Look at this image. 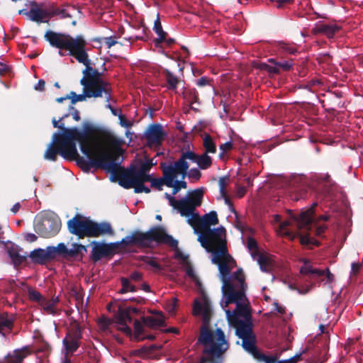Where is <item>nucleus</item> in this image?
I'll return each mask as SVG.
<instances>
[{
    "label": "nucleus",
    "mask_w": 363,
    "mask_h": 363,
    "mask_svg": "<svg viewBox=\"0 0 363 363\" xmlns=\"http://www.w3.org/2000/svg\"><path fill=\"white\" fill-rule=\"evenodd\" d=\"M46 40L50 44L60 49V54L62 50L69 52L79 62L85 65L83 71V77L80 83L83 86V91L86 93L87 98L102 97L104 94L107 101L111 99L112 89L110 83L103 79L101 73L91 66L90 60L86 50V42L82 35L73 38L69 35L55 33L49 30L45 35Z\"/></svg>",
    "instance_id": "f257e3e1"
},
{
    "label": "nucleus",
    "mask_w": 363,
    "mask_h": 363,
    "mask_svg": "<svg viewBox=\"0 0 363 363\" xmlns=\"http://www.w3.org/2000/svg\"><path fill=\"white\" fill-rule=\"evenodd\" d=\"M188 223L199 235V241L201 245L213 254L212 261L218 265L220 272H242L228 252L225 230L223 228L211 229L212 225L218 223L216 211H211L202 217L194 214L188 219Z\"/></svg>",
    "instance_id": "f03ea898"
},
{
    "label": "nucleus",
    "mask_w": 363,
    "mask_h": 363,
    "mask_svg": "<svg viewBox=\"0 0 363 363\" xmlns=\"http://www.w3.org/2000/svg\"><path fill=\"white\" fill-rule=\"evenodd\" d=\"M89 153H83L89 160L80 157L75 160L84 172H89L91 167L101 168L111 173L115 178L114 166L123 155L121 143L113 135L101 133L89 145Z\"/></svg>",
    "instance_id": "7ed1b4c3"
},
{
    "label": "nucleus",
    "mask_w": 363,
    "mask_h": 363,
    "mask_svg": "<svg viewBox=\"0 0 363 363\" xmlns=\"http://www.w3.org/2000/svg\"><path fill=\"white\" fill-rule=\"evenodd\" d=\"M193 313L195 315H202V325L200 328L198 342L205 346L203 354L216 357L223 354L228 349V345L221 328H216L215 331L210 328L212 316L210 303L207 301L202 303L199 301H195Z\"/></svg>",
    "instance_id": "20e7f679"
},
{
    "label": "nucleus",
    "mask_w": 363,
    "mask_h": 363,
    "mask_svg": "<svg viewBox=\"0 0 363 363\" xmlns=\"http://www.w3.org/2000/svg\"><path fill=\"white\" fill-rule=\"evenodd\" d=\"M100 133L95 130L82 132L76 128L65 129L62 134L57 135L55 145L62 157L67 160L74 161L79 157L76 141L79 142L82 153H89V143Z\"/></svg>",
    "instance_id": "39448f33"
},
{
    "label": "nucleus",
    "mask_w": 363,
    "mask_h": 363,
    "mask_svg": "<svg viewBox=\"0 0 363 363\" xmlns=\"http://www.w3.org/2000/svg\"><path fill=\"white\" fill-rule=\"evenodd\" d=\"M151 162L143 163L138 170L126 169L116 162L114 166L115 180L125 189L133 188L136 193H150V189L145 186V181L152 176L148 172L152 167Z\"/></svg>",
    "instance_id": "423d86ee"
},
{
    "label": "nucleus",
    "mask_w": 363,
    "mask_h": 363,
    "mask_svg": "<svg viewBox=\"0 0 363 363\" xmlns=\"http://www.w3.org/2000/svg\"><path fill=\"white\" fill-rule=\"evenodd\" d=\"M67 225L69 232L80 238H98L104 235L113 234V230L109 223H95L79 214H77L72 220H69Z\"/></svg>",
    "instance_id": "0eeeda50"
},
{
    "label": "nucleus",
    "mask_w": 363,
    "mask_h": 363,
    "mask_svg": "<svg viewBox=\"0 0 363 363\" xmlns=\"http://www.w3.org/2000/svg\"><path fill=\"white\" fill-rule=\"evenodd\" d=\"M245 274H219L222 293L225 301L221 303L223 308L230 303H240L246 298L245 295Z\"/></svg>",
    "instance_id": "6e6552de"
},
{
    "label": "nucleus",
    "mask_w": 363,
    "mask_h": 363,
    "mask_svg": "<svg viewBox=\"0 0 363 363\" xmlns=\"http://www.w3.org/2000/svg\"><path fill=\"white\" fill-rule=\"evenodd\" d=\"M150 242L155 241L158 243L166 244L170 247H175L174 258L180 265V269L184 272H194V268L191 263L189 256L184 255L177 248V241L171 235L166 233L164 229L160 227L152 228L148 231Z\"/></svg>",
    "instance_id": "1a4fd4ad"
},
{
    "label": "nucleus",
    "mask_w": 363,
    "mask_h": 363,
    "mask_svg": "<svg viewBox=\"0 0 363 363\" xmlns=\"http://www.w3.org/2000/svg\"><path fill=\"white\" fill-rule=\"evenodd\" d=\"M169 203L174 209H177L182 216H191L190 218L197 214L194 213L196 207L200 206L203 199V191L201 189H196L189 193L186 198L177 200L174 197L168 194H165Z\"/></svg>",
    "instance_id": "9d476101"
},
{
    "label": "nucleus",
    "mask_w": 363,
    "mask_h": 363,
    "mask_svg": "<svg viewBox=\"0 0 363 363\" xmlns=\"http://www.w3.org/2000/svg\"><path fill=\"white\" fill-rule=\"evenodd\" d=\"M187 160L196 162L201 169H208L212 165V159L206 153L199 155L191 150L183 152L179 160L175 162L176 171L180 173L182 179L186 176L189 167Z\"/></svg>",
    "instance_id": "9b49d317"
},
{
    "label": "nucleus",
    "mask_w": 363,
    "mask_h": 363,
    "mask_svg": "<svg viewBox=\"0 0 363 363\" xmlns=\"http://www.w3.org/2000/svg\"><path fill=\"white\" fill-rule=\"evenodd\" d=\"M176 162H170L167 164L165 162L160 163V167L162 170L163 177L162 178H154L150 177V179L145 181V182H150L151 187L155 188L159 191L162 189L164 184L168 187H172L174 185V179H177L181 176L175 169Z\"/></svg>",
    "instance_id": "f8f14e48"
},
{
    "label": "nucleus",
    "mask_w": 363,
    "mask_h": 363,
    "mask_svg": "<svg viewBox=\"0 0 363 363\" xmlns=\"http://www.w3.org/2000/svg\"><path fill=\"white\" fill-rule=\"evenodd\" d=\"M82 338V333L80 325L77 323H72L62 340L66 356L72 354L79 349Z\"/></svg>",
    "instance_id": "ddd939ff"
},
{
    "label": "nucleus",
    "mask_w": 363,
    "mask_h": 363,
    "mask_svg": "<svg viewBox=\"0 0 363 363\" xmlns=\"http://www.w3.org/2000/svg\"><path fill=\"white\" fill-rule=\"evenodd\" d=\"M140 312L139 309L135 307H119L115 318L116 323L118 325V329L123 332L128 336L132 335V330L128 325V323H131L133 320V314H138Z\"/></svg>",
    "instance_id": "4468645a"
},
{
    "label": "nucleus",
    "mask_w": 363,
    "mask_h": 363,
    "mask_svg": "<svg viewBox=\"0 0 363 363\" xmlns=\"http://www.w3.org/2000/svg\"><path fill=\"white\" fill-rule=\"evenodd\" d=\"M27 16L33 21L48 23L51 18V5L32 2L30 10L26 13Z\"/></svg>",
    "instance_id": "2eb2a0df"
},
{
    "label": "nucleus",
    "mask_w": 363,
    "mask_h": 363,
    "mask_svg": "<svg viewBox=\"0 0 363 363\" xmlns=\"http://www.w3.org/2000/svg\"><path fill=\"white\" fill-rule=\"evenodd\" d=\"M61 223L58 218H43L35 225V232L41 237L50 238L55 235L60 230Z\"/></svg>",
    "instance_id": "dca6fc26"
},
{
    "label": "nucleus",
    "mask_w": 363,
    "mask_h": 363,
    "mask_svg": "<svg viewBox=\"0 0 363 363\" xmlns=\"http://www.w3.org/2000/svg\"><path fill=\"white\" fill-rule=\"evenodd\" d=\"M165 136L166 133L159 124L150 125L145 133L147 144L150 147L160 146Z\"/></svg>",
    "instance_id": "f3484780"
},
{
    "label": "nucleus",
    "mask_w": 363,
    "mask_h": 363,
    "mask_svg": "<svg viewBox=\"0 0 363 363\" xmlns=\"http://www.w3.org/2000/svg\"><path fill=\"white\" fill-rule=\"evenodd\" d=\"M228 323L232 327L235 328V335L240 339L255 334L252 330V320H243L234 318L232 322Z\"/></svg>",
    "instance_id": "a211bd4d"
},
{
    "label": "nucleus",
    "mask_w": 363,
    "mask_h": 363,
    "mask_svg": "<svg viewBox=\"0 0 363 363\" xmlns=\"http://www.w3.org/2000/svg\"><path fill=\"white\" fill-rule=\"evenodd\" d=\"M225 313L228 322H232L234 318L240 319L241 317L244 318L243 320H252L251 308L249 303H237L236 308L233 311L225 310Z\"/></svg>",
    "instance_id": "6ab92c4d"
},
{
    "label": "nucleus",
    "mask_w": 363,
    "mask_h": 363,
    "mask_svg": "<svg viewBox=\"0 0 363 363\" xmlns=\"http://www.w3.org/2000/svg\"><path fill=\"white\" fill-rule=\"evenodd\" d=\"M55 250L48 247L46 249H35L30 252V257L34 263L46 264L55 259Z\"/></svg>",
    "instance_id": "aec40b11"
},
{
    "label": "nucleus",
    "mask_w": 363,
    "mask_h": 363,
    "mask_svg": "<svg viewBox=\"0 0 363 363\" xmlns=\"http://www.w3.org/2000/svg\"><path fill=\"white\" fill-rule=\"evenodd\" d=\"M242 340V347L243 349L251 354L255 359H256L258 362L260 360L265 359V354L262 353L257 350L256 346V335L255 334L246 337Z\"/></svg>",
    "instance_id": "412c9836"
},
{
    "label": "nucleus",
    "mask_w": 363,
    "mask_h": 363,
    "mask_svg": "<svg viewBox=\"0 0 363 363\" xmlns=\"http://www.w3.org/2000/svg\"><path fill=\"white\" fill-rule=\"evenodd\" d=\"M254 259L257 261L262 271L274 270L278 267L275 256L266 252H262Z\"/></svg>",
    "instance_id": "4be33fe9"
},
{
    "label": "nucleus",
    "mask_w": 363,
    "mask_h": 363,
    "mask_svg": "<svg viewBox=\"0 0 363 363\" xmlns=\"http://www.w3.org/2000/svg\"><path fill=\"white\" fill-rule=\"evenodd\" d=\"M308 274H289L284 280L289 287L292 290H297L299 293H305L308 290L303 289V283L307 279Z\"/></svg>",
    "instance_id": "5701e85b"
},
{
    "label": "nucleus",
    "mask_w": 363,
    "mask_h": 363,
    "mask_svg": "<svg viewBox=\"0 0 363 363\" xmlns=\"http://www.w3.org/2000/svg\"><path fill=\"white\" fill-rule=\"evenodd\" d=\"M123 243L125 245H135L138 247H145L150 244V239L148 232L147 233H135L130 237H127L125 240H123Z\"/></svg>",
    "instance_id": "b1692460"
},
{
    "label": "nucleus",
    "mask_w": 363,
    "mask_h": 363,
    "mask_svg": "<svg viewBox=\"0 0 363 363\" xmlns=\"http://www.w3.org/2000/svg\"><path fill=\"white\" fill-rule=\"evenodd\" d=\"M32 353L30 346H24L21 349L13 350L12 353L9 354L6 357L7 363H21L23 359Z\"/></svg>",
    "instance_id": "393cba45"
},
{
    "label": "nucleus",
    "mask_w": 363,
    "mask_h": 363,
    "mask_svg": "<svg viewBox=\"0 0 363 363\" xmlns=\"http://www.w3.org/2000/svg\"><path fill=\"white\" fill-rule=\"evenodd\" d=\"M60 299L58 296H53L50 299H47L44 297L39 305L45 313L56 315L57 305Z\"/></svg>",
    "instance_id": "a878e982"
},
{
    "label": "nucleus",
    "mask_w": 363,
    "mask_h": 363,
    "mask_svg": "<svg viewBox=\"0 0 363 363\" xmlns=\"http://www.w3.org/2000/svg\"><path fill=\"white\" fill-rule=\"evenodd\" d=\"M74 8L71 6H64L62 7H55L51 5V15L52 18L57 16L60 18H67L72 17V12L74 11Z\"/></svg>",
    "instance_id": "bb28decb"
},
{
    "label": "nucleus",
    "mask_w": 363,
    "mask_h": 363,
    "mask_svg": "<svg viewBox=\"0 0 363 363\" xmlns=\"http://www.w3.org/2000/svg\"><path fill=\"white\" fill-rule=\"evenodd\" d=\"M313 213V208H310L309 209L302 212L298 218H294L297 221L298 226L300 229L306 228L311 223Z\"/></svg>",
    "instance_id": "cd10ccee"
},
{
    "label": "nucleus",
    "mask_w": 363,
    "mask_h": 363,
    "mask_svg": "<svg viewBox=\"0 0 363 363\" xmlns=\"http://www.w3.org/2000/svg\"><path fill=\"white\" fill-rule=\"evenodd\" d=\"M268 62L270 64H267L265 62H253V67L256 69H259L260 70H265L269 74H278L277 67L275 65V60L270 58L268 60Z\"/></svg>",
    "instance_id": "c85d7f7f"
},
{
    "label": "nucleus",
    "mask_w": 363,
    "mask_h": 363,
    "mask_svg": "<svg viewBox=\"0 0 363 363\" xmlns=\"http://www.w3.org/2000/svg\"><path fill=\"white\" fill-rule=\"evenodd\" d=\"M141 319L145 325L149 328L163 326L164 324V316L161 313H160L159 317L143 316Z\"/></svg>",
    "instance_id": "c756f323"
},
{
    "label": "nucleus",
    "mask_w": 363,
    "mask_h": 363,
    "mask_svg": "<svg viewBox=\"0 0 363 363\" xmlns=\"http://www.w3.org/2000/svg\"><path fill=\"white\" fill-rule=\"evenodd\" d=\"M124 33V28H121L118 30V33L110 37L102 38L99 40V42L104 43L107 48H111L118 43L119 39Z\"/></svg>",
    "instance_id": "7c9ffc66"
},
{
    "label": "nucleus",
    "mask_w": 363,
    "mask_h": 363,
    "mask_svg": "<svg viewBox=\"0 0 363 363\" xmlns=\"http://www.w3.org/2000/svg\"><path fill=\"white\" fill-rule=\"evenodd\" d=\"M203 146L205 149L204 153L214 154L216 152V145L212 137L209 134H206L203 138Z\"/></svg>",
    "instance_id": "2f4dec72"
},
{
    "label": "nucleus",
    "mask_w": 363,
    "mask_h": 363,
    "mask_svg": "<svg viewBox=\"0 0 363 363\" xmlns=\"http://www.w3.org/2000/svg\"><path fill=\"white\" fill-rule=\"evenodd\" d=\"M121 289L119 290L120 294H125L127 292H135L138 287L130 281L128 278L121 277Z\"/></svg>",
    "instance_id": "473e14b6"
},
{
    "label": "nucleus",
    "mask_w": 363,
    "mask_h": 363,
    "mask_svg": "<svg viewBox=\"0 0 363 363\" xmlns=\"http://www.w3.org/2000/svg\"><path fill=\"white\" fill-rule=\"evenodd\" d=\"M21 284L23 286H25V287L27 290L28 296L29 300L31 301L37 302L39 305L40 303L41 302V301L43 300V298H44L41 295V294L39 291H38L37 290H35V289H33V287L28 286L25 283L22 282Z\"/></svg>",
    "instance_id": "72a5a7b5"
},
{
    "label": "nucleus",
    "mask_w": 363,
    "mask_h": 363,
    "mask_svg": "<svg viewBox=\"0 0 363 363\" xmlns=\"http://www.w3.org/2000/svg\"><path fill=\"white\" fill-rule=\"evenodd\" d=\"M14 319L9 316L7 313L0 314V330L1 333L4 328L12 329L13 326Z\"/></svg>",
    "instance_id": "f704fd0d"
},
{
    "label": "nucleus",
    "mask_w": 363,
    "mask_h": 363,
    "mask_svg": "<svg viewBox=\"0 0 363 363\" xmlns=\"http://www.w3.org/2000/svg\"><path fill=\"white\" fill-rule=\"evenodd\" d=\"M111 251V247L108 245H99L94 248L93 254L96 259L108 256Z\"/></svg>",
    "instance_id": "c9c22d12"
},
{
    "label": "nucleus",
    "mask_w": 363,
    "mask_h": 363,
    "mask_svg": "<svg viewBox=\"0 0 363 363\" xmlns=\"http://www.w3.org/2000/svg\"><path fill=\"white\" fill-rule=\"evenodd\" d=\"M8 253L15 265L21 264L25 259L24 257L21 256L17 247H11L8 250Z\"/></svg>",
    "instance_id": "e433bc0d"
},
{
    "label": "nucleus",
    "mask_w": 363,
    "mask_h": 363,
    "mask_svg": "<svg viewBox=\"0 0 363 363\" xmlns=\"http://www.w3.org/2000/svg\"><path fill=\"white\" fill-rule=\"evenodd\" d=\"M154 30L158 35V38L157 39V41L159 43L164 42L166 39L167 33L162 30V24L159 16H157V19L155 21Z\"/></svg>",
    "instance_id": "4c0bfd02"
},
{
    "label": "nucleus",
    "mask_w": 363,
    "mask_h": 363,
    "mask_svg": "<svg viewBox=\"0 0 363 363\" xmlns=\"http://www.w3.org/2000/svg\"><path fill=\"white\" fill-rule=\"evenodd\" d=\"M164 76L167 83V88L169 89H176L179 84L178 78L168 70L164 72Z\"/></svg>",
    "instance_id": "58836bf2"
},
{
    "label": "nucleus",
    "mask_w": 363,
    "mask_h": 363,
    "mask_svg": "<svg viewBox=\"0 0 363 363\" xmlns=\"http://www.w3.org/2000/svg\"><path fill=\"white\" fill-rule=\"evenodd\" d=\"M247 245L250 255L253 259L257 257V255L262 252L259 250L257 242L254 238H248L247 240Z\"/></svg>",
    "instance_id": "ea45409f"
},
{
    "label": "nucleus",
    "mask_w": 363,
    "mask_h": 363,
    "mask_svg": "<svg viewBox=\"0 0 363 363\" xmlns=\"http://www.w3.org/2000/svg\"><path fill=\"white\" fill-rule=\"evenodd\" d=\"M320 30L328 38H332L339 30V28L337 26L322 25L320 28Z\"/></svg>",
    "instance_id": "a19ab883"
},
{
    "label": "nucleus",
    "mask_w": 363,
    "mask_h": 363,
    "mask_svg": "<svg viewBox=\"0 0 363 363\" xmlns=\"http://www.w3.org/2000/svg\"><path fill=\"white\" fill-rule=\"evenodd\" d=\"M59 150L55 145V141L52 144L45 153V158L49 160L55 161L57 160Z\"/></svg>",
    "instance_id": "79ce46f5"
},
{
    "label": "nucleus",
    "mask_w": 363,
    "mask_h": 363,
    "mask_svg": "<svg viewBox=\"0 0 363 363\" xmlns=\"http://www.w3.org/2000/svg\"><path fill=\"white\" fill-rule=\"evenodd\" d=\"M145 324L143 323V320L141 321L138 320H134V332H135V338L137 340H140L143 339L142 337V335L143 334V325Z\"/></svg>",
    "instance_id": "37998d69"
},
{
    "label": "nucleus",
    "mask_w": 363,
    "mask_h": 363,
    "mask_svg": "<svg viewBox=\"0 0 363 363\" xmlns=\"http://www.w3.org/2000/svg\"><path fill=\"white\" fill-rule=\"evenodd\" d=\"M50 247L53 248L55 250V259L56 258L57 255H62L63 257L67 258L68 249L67 248L66 245L64 243H60L56 247Z\"/></svg>",
    "instance_id": "c03bdc74"
},
{
    "label": "nucleus",
    "mask_w": 363,
    "mask_h": 363,
    "mask_svg": "<svg viewBox=\"0 0 363 363\" xmlns=\"http://www.w3.org/2000/svg\"><path fill=\"white\" fill-rule=\"evenodd\" d=\"M186 174H188L189 179L193 182H198L201 177V173L197 168L191 169Z\"/></svg>",
    "instance_id": "a18cd8bd"
},
{
    "label": "nucleus",
    "mask_w": 363,
    "mask_h": 363,
    "mask_svg": "<svg viewBox=\"0 0 363 363\" xmlns=\"http://www.w3.org/2000/svg\"><path fill=\"white\" fill-rule=\"evenodd\" d=\"M87 98L86 93H84L83 91V94H77L75 92L72 91L70 93V96H69V99H71L72 104H76L78 101H83Z\"/></svg>",
    "instance_id": "49530a36"
},
{
    "label": "nucleus",
    "mask_w": 363,
    "mask_h": 363,
    "mask_svg": "<svg viewBox=\"0 0 363 363\" xmlns=\"http://www.w3.org/2000/svg\"><path fill=\"white\" fill-rule=\"evenodd\" d=\"M275 65L277 67L278 74L280 70L289 71L293 67V64L289 61H284L283 62H277L275 61Z\"/></svg>",
    "instance_id": "de8ad7c7"
},
{
    "label": "nucleus",
    "mask_w": 363,
    "mask_h": 363,
    "mask_svg": "<svg viewBox=\"0 0 363 363\" xmlns=\"http://www.w3.org/2000/svg\"><path fill=\"white\" fill-rule=\"evenodd\" d=\"M81 250H85L83 245H75L72 249L68 250L67 258L78 256V255L80 253Z\"/></svg>",
    "instance_id": "09e8293b"
},
{
    "label": "nucleus",
    "mask_w": 363,
    "mask_h": 363,
    "mask_svg": "<svg viewBox=\"0 0 363 363\" xmlns=\"http://www.w3.org/2000/svg\"><path fill=\"white\" fill-rule=\"evenodd\" d=\"M234 148H236V147L235 143L233 141H229L220 145L222 154H225Z\"/></svg>",
    "instance_id": "8fccbe9b"
},
{
    "label": "nucleus",
    "mask_w": 363,
    "mask_h": 363,
    "mask_svg": "<svg viewBox=\"0 0 363 363\" xmlns=\"http://www.w3.org/2000/svg\"><path fill=\"white\" fill-rule=\"evenodd\" d=\"M118 118L121 126L129 128L133 125L132 121L128 119L125 115L122 114L121 111H120Z\"/></svg>",
    "instance_id": "3c124183"
},
{
    "label": "nucleus",
    "mask_w": 363,
    "mask_h": 363,
    "mask_svg": "<svg viewBox=\"0 0 363 363\" xmlns=\"http://www.w3.org/2000/svg\"><path fill=\"white\" fill-rule=\"evenodd\" d=\"M318 275V277L322 281H325V284H330L334 279V274H315Z\"/></svg>",
    "instance_id": "603ef678"
},
{
    "label": "nucleus",
    "mask_w": 363,
    "mask_h": 363,
    "mask_svg": "<svg viewBox=\"0 0 363 363\" xmlns=\"http://www.w3.org/2000/svg\"><path fill=\"white\" fill-rule=\"evenodd\" d=\"M291 224L289 220H285L282 222L279 225V232L281 234L289 236L291 235V232L288 230V226Z\"/></svg>",
    "instance_id": "864d4df0"
},
{
    "label": "nucleus",
    "mask_w": 363,
    "mask_h": 363,
    "mask_svg": "<svg viewBox=\"0 0 363 363\" xmlns=\"http://www.w3.org/2000/svg\"><path fill=\"white\" fill-rule=\"evenodd\" d=\"M306 352V350H303L302 352L299 354H296L294 357L284 360H279L281 363H297L299 360L301 359V355Z\"/></svg>",
    "instance_id": "5fc2aeb1"
},
{
    "label": "nucleus",
    "mask_w": 363,
    "mask_h": 363,
    "mask_svg": "<svg viewBox=\"0 0 363 363\" xmlns=\"http://www.w3.org/2000/svg\"><path fill=\"white\" fill-rule=\"evenodd\" d=\"M190 278L191 281H193L196 286V288L199 290H202V284L197 276V274H186Z\"/></svg>",
    "instance_id": "6e6d98bb"
},
{
    "label": "nucleus",
    "mask_w": 363,
    "mask_h": 363,
    "mask_svg": "<svg viewBox=\"0 0 363 363\" xmlns=\"http://www.w3.org/2000/svg\"><path fill=\"white\" fill-rule=\"evenodd\" d=\"M174 188V194H177V192L179 190L180 188H186V183L185 182H179L177 179H174V185L173 186Z\"/></svg>",
    "instance_id": "4d7b16f0"
},
{
    "label": "nucleus",
    "mask_w": 363,
    "mask_h": 363,
    "mask_svg": "<svg viewBox=\"0 0 363 363\" xmlns=\"http://www.w3.org/2000/svg\"><path fill=\"white\" fill-rule=\"evenodd\" d=\"M145 262L155 269H159L160 267V264L157 263V259L154 257H146Z\"/></svg>",
    "instance_id": "13d9d810"
},
{
    "label": "nucleus",
    "mask_w": 363,
    "mask_h": 363,
    "mask_svg": "<svg viewBox=\"0 0 363 363\" xmlns=\"http://www.w3.org/2000/svg\"><path fill=\"white\" fill-rule=\"evenodd\" d=\"M260 362L264 363H281L279 360H278L277 356H267L265 354V359L260 360Z\"/></svg>",
    "instance_id": "bf43d9fd"
},
{
    "label": "nucleus",
    "mask_w": 363,
    "mask_h": 363,
    "mask_svg": "<svg viewBox=\"0 0 363 363\" xmlns=\"http://www.w3.org/2000/svg\"><path fill=\"white\" fill-rule=\"evenodd\" d=\"M143 274H130V278H128L131 282H139L143 279Z\"/></svg>",
    "instance_id": "052dcab7"
},
{
    "label": "nucleus",
    "mask_w": 363,
    "mask_h": 363,
    "mask_svg": "<svg viewBox=\"0 0 363 363\" xmlns=\"http://www.w3.org/2000/svg\"><path fill=\"white\" fill-rule=\"evenodd\" d=\"M247 192L246 188L245 186H238L236 190V195L239 198L243 197Z\"/></svg>",
    "instance_id": "680f3d73"
},
{
    "label": "nucleus",
    "mask_w": 363,
    "mask_h": 363,
    "mask_svg": "<svg viewBox=\"0 0 363 363\" xmlns=\"http://www.w3.org/2000/svg\"><path fill=\"white\" fill-rule=\"evenodd\" d=\"M45 82L43 79H40L37 84L35 86V89L37 91H42L45 89Z\"/></svg>",
    "instance_id": "e2e57ef3"
},
{
    "label": "nucleus",
    "mask_w": 363,
    "mask_h": 363,
    "mask_svg": "<svg viewBox=\"0 0 363 363\" xmlns=\"http://www.w3.org/2000/svg\"><path fill=\"white\" fill-rule=\"evenodd\" d=\"M327 226L325 225L318 226L315 229V235L318 236L322 235L326 230Z\"/></svg>",
    "instance_id": "0e129e2a"
},
{
    "label": "nucleus",
    "mask_w": 363,
    "mask_h": 363,
    "mask_svg": "<svg viewBox=\"0 0 363 363\" xmlns=\"http://www.w3.org/2000/svg\"><path fill=\"white\" fill-rule=\"evenodd\" d=\"M38 239V237L33 234V233H27L25 235V240L29 242H33L36 241Z\"/></svg>",
    "instance_id": "69168bd1"
},
{
    "label": "nucleus",
    "mask_w": 363,
    "mask_h": 363,
    "mask_svg": "<svg viewBox=\"0 0 363 363\" xmlns=\"http://www.w3.org/2000/svg\"><path fill=\"white\" fill-rule=\"evenodd\" d=\"M274 310L280 313L284 314L285 313V308L284 306H279V304L277 302L274 303Z\"/></svg>",
    "instance_id": "338daca9"
},
{
    "label": "nucleus",
    "mask_w": 363,
    "mask_h": 363,
    "mask_svg": "<svg viewBox=\"0 0 363 363\" xmlns=\"http://www.w3.org/2000/svg\"><path fill=\"white\" fill-rule=\"evenodd\" d=\"M362 267V264L359 262H354L352 264V272H358Z\"/></svg>",
    "instance_id": "774afa93"
}]
</instances>
